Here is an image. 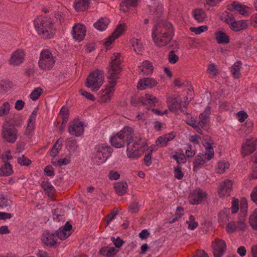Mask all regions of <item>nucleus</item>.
Listing matches in <instances>:
<instances>
[{
	"mask_svg": "<svg viewBox=\"0 0 257 257\" xmlns=\"http://www.w3.org/2000/svg\"><path fill=\"white\" fill-rule=\"evenodd\" d=\"M12 201L3 194L0 195V208H6L9 210L11 208Z\"/></svg>",
	"mask_w": 257,
	"mask_h": 257,
	"instance_id": "38",
	"label": "nucleus"
},
{
	"mask_svg": "<svg viewBox=\"0 0 257 257\" xmlns=\"http://www.w3.org/2000/svg\"><path fill=\"white\" fill-rule=\"evenodd\" d=\"M158 84L157 81L153 78H145L139 80L137 88L138 89L143 90L145 87L152 88L155 87Z\"/></svg>",
	"mask_w": 257,
	"mask_h": 257,
	"instance_id": "22",
	"label": "nucleus"
},
{
	"mask_svg": "<svg viewBox=\"0 0 257 257\" xmlns=\"http://www.w3.org/2000/svg\"><path fill=\"white\" fill-rule=\"evenodd\" d=\"M238 200L233 198L231 202V210L232 213H235L238 210Z\"/></svg>",
	"mask_w": 257,
	"mask_h": 257,
	"instance_id": "57",
	"label": "nucleus"
},
{
	"mask_svg": "<svg viewBox=\"0 0 257 257\" xmlns=\"http://www.w3.org/2000/svg\"><path fill=\"white\" fill-rule=\"evenodd\" d=\"M25 56V53L23 50H17L12 54L9 60L10 64L15 66L20 65L23 62Z\"/></svg>",
	"mask_w": 257,
	"mask_h": 257,
	"instance_id": "19",
	"label": "nucleus"
},
{
	"mask_svg": "<svg viewBox=\"0 0 257 257\" xmlns=\"http://www.w3.org/2000/svg\"><path fill=\"white\" fill-rule=\"evenodd\" d=\"M152 38L155 44L159 47L166 46L172 40L173 36H171V34L169 36L163 35L161 34H155V32L152 33Z\"/></svg>",
	"mask_w": 257,
	"mask_h": 257,
	"instance_id": "18",
	"label": "nucleus"
},
{
	"mask_svg": "<svg viewBox=\"0 0 257 257\" xmlns=\"http://www.w3.org/2000/svg\"><path fill=\"white\" fill-rule=\"evenodd\" d=\"M207 30L208 27L207 26H201L197 28L191 27L190 28V31L192 32H194L196 35H199Z\"/></svg>",
	"mask_w": 257,
	"mask_h": 257,
	"instance_id": "55",
	"label": "nucleus"
},
{
	"mask_svg": "<svg viewBox=\"0 0 257 257\" xmlns=\"http://www.w3.org/2000/svg\"><path fill=\"white\" fill-rule=\"evenodd\" d=\"M194 19L199 22H202L205 18V13L201 9H197L193 12Z\"/></svg>",
	"mask_w": 257,
	"mask_h": 257,
	"instance_id": "40",
	"label": "nucleus"
},
{
	"mask_svg": "<svg viewBox=\"0 0 257 257\" xmlns=\"http://www.w3.org/2000/svg\"><path fill=\"white\" fill-rule=\"evenodd\" d=\"M71 161L70 156H68L65 158L56 159L52 158L51 160V163L56 167H59L65 166L69 164Z\"/></svg>",
	"mask_w": 257,
	"mask_h": 257,
	"instance_id": "33",
	"label": "nucleus"
},
{
	"mask_svg": "<svg viewBox=\"0 0 257 257\" xmlns=\"http://www.w3.org/2000/svg\"><path fill=\"white\" fill-rule=\"evenodd\" d=\"M247 227L243 219L235 221H230L226 226V230L228 233H232L237 231H245Z\"/></svg>",
	"mask_w": 257,
	"mask_h": 257,
	"instance_id": "17",
	"label": "nucleus"
},
{
	"mask_svg": "<svg viewBox=\"0 0 257 257\" xmlns=\"http://www.w3.org/2000/svg\"><path fill=\"white\" fill-rule=\"evenodd\" d=\"M152 33L155 32V34H161L168 35L171 34V36H174V31L172 24L169 22H164L157 23L154 26Z\"/></svg>",
	"mask_w": 257,
	"mask_h": 257,
	"instance_id": "11",
	"label": "nucleus"
},
{
	"mask_svg": "<svg viewBox=\"0 0 257 257\" xmlns=\"http://www.w3.org/2000/svg\"><path fill=\"white\" fill-rule=\"evenodd\" d=\"M232 182L228 179L220 183L216 189L218 196L220 198H225L230 196L232 189Z\"/></svg>",
	"mask_w": 257,
	"mask_h": 257,
	"instance_id": "12",
	"label": "nucleus"
},
{
	"mask_svg": "<svg viewBox=\"0 0 257 257\" xmlns=\"http://www.w3.org/2000/svg\"><path fill=\"white\" fill-rule=\"evenodd\" d=\"M226 15L224 17V22L227 24L231 25L234 21L235 18L233 14L230 13L226 12Z\"/></svg>",
	"mask_w": 257,
	"mask_h": 257,
	"instance_id": "58",
	"label": "nucleus"
},
{
	"mask_svg": "<svg viewBox=\"0 0 257 257\" xmlns=\"http://www.w3.org/2000/svg\"><path fill=\"white\" fill-rule=\"evenodd\" d=\"M13 173V169L9 163H5L0 169V175L9 176Z\"/></svg>",
	"mask_w": 257,
	"mask_h": 257,
	"instance_id": "43",
	"label": "nucleus"
},
{
	"mask_svg": "<svg viewBox=\"0 0 257 257\" xmlns=\"http://www.w3.org/2000/svg\"><path fill=\"white\" fill-rule=\"evenodd\" d=\"M58 140L54 145L53 148L50 152V155L52 158H55V157L58 154L61 149V143L59 142Z\"/></svg>",
	"mask_w": 257,
	"mask_h": 257,
	"instance_id": "47",
	"label": "nucleus"
},
{
	"mask_svg": "<svg viewBox=\"0 0 257 257\" xmlns=\"http://www.w3.org/2000/svg\"><path fill=\"white\" fill-rule=\"evenodd\" d=\"M2 136L5 141L13 143L17 139V132L16 130H3Z\"/></svg>",
	"mask_w": 257,
	"mask_h": 257,
	"instance_id": "27",
	"label": "nucleus"
},
{
	"mask_svg": "<svg viewBox=\"0 0 257 257\" xmlns=\"http://www.w3.org/2000/svg\"><path fill=\"white\" fill-rule=\"evenodd\" d=\"M140 101H142L143 105L146 106V108H148V104L151 107L155 106L156 103L158 102L156 96L148 93H146L145 96H140Z\"/></svg>",
	"mask_w": 257,
	"mask_h": 257,
	"instance_id": "23",
	"label": "nucleus"
},
{
	"mask_svg": "<svg viewBox=\"0 0 257 257\" xmlns=\"http://www.w3.org/2000/svg\"><path fill=\"white\" fill-rule=\"evenodd\" d=\"M109 23V21L107 18H100L93 26L97 30L102 31L106 29Z\"/></svg>",
	"mask_w": 257,
	"mask_h": 257,
	"instance_id": "34",
	"label": "nucleus"
},
{
	"mask_svg": "<svg viewBox=\"0 0 257 257\" xmlns=\"http://www.w3.org/2000/svg\"><path fill=\"white\" fill-rule=\"evenodd\" d=\"M103 83L102 72L96 69L90 73L85 82L87 87L91 88L92 91L98 90Z\"/></svg>",
	"mask_w": 257,
	"mask_h": 257,
	"instance_id": "6",
	"label": "nucleus"
},
{
	"mask_svg": "<svg viewBox=\"0 0 257 257\" xmlns=\"http://www.w3.org/2000/svg\"><path fill=\"white\" fill-rule=\"evenodd\" d=\"M132 46L134 51L137 53H139L142 51L143 46L140 42V40L138 39H132L131 40Z\"/></svg>",
	"mask_w": 257,
	"mask_h": 257,
	"instance_id": "48",
	"label": "nucleus"
},
{
	"mask_svg": "<svg viewBox=\"0 0 257 257\" xmlns=\"http://www.w3.org/2000/svg\"><path fill=\"white\" fill-rule=\"evenodd\" d=\"M229 208H225L221 210L218 214V221L220 225L224 226L231 218V214Z\"/></svg>",
	"mask_w": 257,
	"mask_h": 257,
	"instance_id": "24",
	"label": "nucleus"
},
{
	"mask_svg": "<svg viewBox=\"0 0 257 257\" xmlns=\"http://www.w3.org/2000/svg\"><path fill=\"white\" fill-rule=\"evenodd\" d=\"M211 247L214 257H222L226 250L225 241L218 238L212 242Z\"/></svg>",
	"mask_w": 257,
	"mask_h": 257,
	"instance_id": "14",
	"label": "nucleus"
},
{
	"mask_svg": "<svg viewBox=\"0 0 257 257\" xmlns=\"http://www.w3.org/2000/svg\"><path fill=\"white\" fill-rule=\"evenodd\" d=\"M43 92V89L40 87L36 88L30 94V98L33 100H37Z\"/></svg>",
	"mask_w": 257,
	"mask_h": 257,
	"instance_id": "52",
	"label": "nucleus"
},
{
	"mask_svg": "<svg viewBox=\"0 0 257 257\" xmlns=\"http://www.w3.org/2000/svg\"><path fill=\"white\" fill-rule=\"evenodd\" d=\"M85 33V27L83 25L76 24L73 27L72 35L73 38L78 42L81 41L84 39Z\"/></svg>",
	"mask_w": 257,
	"mask_h": 257,
	"instance_id": "20",
	"label": "nucleus"
},
{
	"mask_svg": "<svg viewBox=\"0 0 257 257\" xmlns=\"http://www.w3.org/2000/svg\"><path fill=\"white\" fill-rule=\"evenodd\" d=\"M114 188L117 194L121 196L126 192L127 185L126 182H118L115 184Z\"/></svg>",
	"mask_w": 257,
	"mask_h": 257,
	"instance_id": "36",
	"label": "nucleus"
},
{
	"mask_svg": "<svg viewBox=\"0 0 257 257\" xmlns=\"http://www.w3.org/2000/svg\"><path fill=\"white\" fill-rule=\"evenodd\" d=\"M229 167V164L226 161H221L217 163L215 169L217 173L222 174Z\"/></svg>",
	"mask_w": 257,
	"mask_h": 257,
	"instance_id": "39",
	"label": "nucleus"
},
{
	"mask_svg": "<svg viewBox=\"0 0 257 257\" xmlns=\"http://www.w3.org/2000/svg\"><path fill=\"white\" fill-rule=\"evenodd\" d=\"M182 99L180 96L168 98L167 103L170 111H173L180 108Z\"/></svg>",
	"mask_w": 257,
	"mask_h": 257,
	"instance_id": "26",
	"label": "nucleus"
},
{
	"mask_svg": "<svg viewBox=\"0 0 257 257\" xmlns=\"http://www.w3.org/2000/svg\"><path fill=\"white\" fill-rule=\"evenodd\" d=\"M22 120L19 117L9 118H6L5 123L4 124L3 128H5L4 126L6 127L8 126L10 127H21Z\"/></svg>",
	"mask_w": 257,
	"mask_h": 257,
	"instance_id": "28",
	"label": "nucleus"
},
{
	"mask_svg": "<svg viewBox=\"0 0 257 257\" xmlns=\"http://www.w3.org/2000/svg\"><path fill=\"white\" fill-rule=\"evenodd\" d=\"M163 12V8L161 6H157L155 10L153 12V14L155 16L154 19L156 18H159L162 15Z\"/></svg>",
	"mask_w": 257,
	"mask_h": 257,
	"instance_id": "61",
	"label": "nucleus"
},
{
	"mask_svg": "<svg viewBox=\"0 0 257 257\" xmlns=\"http://www.w3.org/2000/svg\"><path fill=\"white\" fill-rule=\"evenodd\" d=\"M35 28L39 35L44 38L49 39L51 37L50 32L53 26L50 19L43 16L37 17L34 21Z\"/></svg>",
	"mask_w": 257,
	"mask_h": 257,
	"instance_id": "3",
	"label": "nucleus"
},
{
	"mask_svg": "<svg viewBox=\"0 0 257 257\" xmlns=\"http://www.w3.org/2000/svg\"><path fill=\"white\" fill-rule=\"evenodd\" d=\"M241 65V61H238L231 67V72L235 78H238L240 77Z\"/></svg>",
	"mask_w": 257,
	"mask_h": 257,
	"instance_id": "41",
	"label": "nucleus"
},
{
	"mask_svg": "<svg viewBox=\"0 0 257 257\" xmlns=\"http://www.w3.org/2000/svg\"><path fill=\"white\" fill-rule=\"evenodd\" d=\"M213 140L208 136L203 137V145L206 151L199 153L194 162V169L197 170L204 164L207 163L214 157V150L212 147Z\"/></svg>",
	"mask_w": 257,
	"mask_h": 257,
	"instance_id": "2",
	"label": "nucleus"
},
{
	"mask_svg": "<svg viewBox=\"0 0 257 257\" xmlns=\"http://www.w3.org/2000/svg\"><path fill=\"white\" fill-rule=\"evenodd\" d=\"M240 213L244 217L246 215L248 210V202L246 198H242L240 202Z\"/></svg>",
	"mask_w": 257,
	"mask_h": 257,
	"instance_id": "42",
	"label": "nucleus"
},
{
	"mask_svg": "<svg viewBox=\"0 0 257 257\" xmlns=\"http://www.w3.org/2000/svg\"><path fill=\"white\" fill-rule=\"evenodd\" d=\"M57 237L55 231L45 230L41 236L42 243L48 247H52L57 243Z\"/></svg>",
	"mask_w": 257,
	"mask_h": 257,
	"instance_id": "16",
	"label": "nucleus"
},
{
	"mask_svg": "<svg viewBox=\"0 0 257 257\" xmlns=\"http://www.w3.org/2000/svg\"><path fill=\"white\" fill-rule=\"evenodd\" d=\"M90 4L89 0H78L74 3L73 7L77 12L85 11Z\"/></svg>",
	"mask_w": 257,
	"mask_h": 257,
	"instance_id": "30",
	"label": "nucleus"
},
{
	"mask_svg": "<svg viewBox=\"0 0 257 257\" xmlns=\"http://www.w3.org/2000/svg\"><path fill=\"white\" fill-rule=\"evenodd\" d=\"M41 186L49 195H51L54 192V187L49 182H43Z\"/></svg>",
	"mask_w": 257,
	"mask_h": 257,
	"instance_id": "50",
	"label": "nucleus"
},
{
	"mask_svg": "<svg viewBox=\"0 0 257 257\" xmlns=\"http://www.w3.org/2000/svg\"><path fill=\"white\" fill-rule=\"evenodd\" d=\"M147 141L145 139H136L127 141L126 151L127 157L132 160H138L146 151Z\"/></svg>",
	"mask_w": 257,
	"mask_h": 257,
	"instance_id": "1",
	"label": "nucleus"
},
{
	"mask_svg": "<svg viewBox=\"0 0 257 257\" xmlns=\"http://www.w3.org/2000/svg\"><path fill=\"white\" fill-rule=\"evenodd\" d=\"M72 227V225L67 222L63 227L59 228L57 231H55L57 238L64 240L68 237L71 234Z\"/></svg>",
	"mask_w": 257,
	"mask_h": 257,
	"instance_id": "21",
	"label": "nucleus"
},
{
	"mask_svg": "<svg viewBox=\"0 0 257 257\" xmlns=\"http://www.w3.org/2000/svg\"><path fill=\"white\" fill-rule=\"evenodd\" d=\"M207 196V194L205 191L200 188H196L190 192L188 197V200L191 204H198L205 199Z\"/></svg>",
	"mask_w": 257,
	"mask_h": 257,
	"instance_id": "13",
	"label": "nucleus"
},
{
	"mask_svg": "<svg viewBox=\"0 0 257 257\" xmlns=\"http://www.w3.org/2000/svg\"><path fill=\"white\" fill-rule=\"evenodd\" d=\"M132 130H121L117 134L110 138L111 145L115 148H121L124 147V139L126 141L133 139Z\"/></svg>",
	"mask_w": 257,
	"mask_h": 257,
	"instance_id": "5",
	"label": "nucleus"
},
{
	"mask_svg": "<svg viewBox=\"0 0 257 257\" xmlns=\"http://www.w3.org/2000/svg\"><path fill=\"white\" fill-rule=\"evenodd\" d=\"M138 0H123L120 4V7H125L127 10L131 7H136L138 5Z\"/></svg>",
	"mask_w": 257,
	"mask_h": 257,
	"instance_id": "49",
	"label": "nucleus"
},
{
	"mask_svg": "<svg viewBox=\"0 0 257 257\" xmlns=\"http://www.w3.org/2000/svg\"><path fill=\"white\" fill-rule=\"evenodd\" d=\"M249 221L250 226L255 230H257V208L254 209L252 213L250 215Z\"/></svg>",
	"mask_w": 257,
	"mask_h": 257,
	"instance_id": "45",
	"label": "nucleus"
},
{
	"mask_svg": "<svg viewBox=\"0 0 257 257\" xmlns=\"http://www.w3.org/2000/svg\"><path fill=\"white\" fill-rule=\"evenodd\" d=\"M18 162L22 166H28L31 163V161L28 158L24 156L18 159Z\"/></svg>",
	"mask_w": 257,
	"mask_h": 257,
	"instance_id": "62",
	"label": "nucleus"
},
{
	"mask_svg": "<svg viewBox=\"0 0 257 257\" xmlns=\"http://www.w3.org/2000/svg\"><path fill=\"white\" fill-rule=\"evenodd\" d=\"M10 105L9 102H5L3 103L2 108H0V116H2L8 114L10 112Z\"/></svg>",
	"mask_w": 257,
	"mask_h": 257,
	"instance_id": "54",
	"label": "nucleus"
},
{
	"mask_svg": "<svg viewBox=\"0 0 257 257\" xmlns=\"http://www.w3.org/2000/svg\"><path fill=\"white\" fill-rule=\"evenodd\" d=\"M13 83L9 80L2 81L0 83V93L6 92L8 89L12 87Z\"/></svg>",
	"mask_w": 257,
	"mask_h": 257,
	"instance_id": "51",
	"label": "nucleus"
},
{
	"mask_svg": "<svg viewBox=\"0 0 257 257\" xmlns=\"http://www.w3.org/2000/svg\"><path fill=\"white\" fill-rule=\"evenodd\" d=\"M86 123L79 117H76L69 123L68 128H83L87 127Z\"/></svg>",
	"mask_w": 257,
	"mask_h": 257,
	"instance_id": "31",
	"label": "nucleus"
},
{
	"mask_svg": "<svg viewBox=\"0 0 257 257\" xmlns=\"http://www.w3.org/2000/svg\"><path fill=\"white\" fill-rule=\"evenodd\" d=\"M125 28L126 24L125 23L118 24L112 33L115 35V38H118L122 35L125 32Z\"/></svg>",
	"mask_w": 257,
	"mask_h": 257,
	"instance_id": "44",
	"label": "nucleus"
},
{
	"mask_svg": "<svg viewBox=\"0 0 257 257\" xmlns=\"http://www.w3.org/2000/svg\"><path fill=\"white\" fill-rule=\"evenodd\" d=\"M138 68L140 70V75H149L152 74L154 71L152 63L148 60L143 61L142 65L139 66Z\"/></svg>",
	"mask_w": 257,
	"mask_h": 257,
	"instance_id": "25",
	"label": "nucleus"
},
{
	"mask_svg": "<svg viewBox=\"0 0 257 257\" xmlns=\"http://www.w3.org/2000/svg\"><path fill=\"white\" fill-rule=\"evenodd\" d=\"M109 86H107L104 90H101L102 95L100 98L99 101L102 103L109 101L111 97L112 96L114 91V87L116 84L117 79H108Z\"/></svg>",
	"mask_w": 257,
	"mask_h": 257,
	"instance_id": "15",
	"label": "nucleus"
},
{
	"mask_svg": "<svg viewBox=\"0 0 257 257\" xmlns=\"http://www.w3.org/2000/svg\"><path fill=\"white\" fill-rule=\"evenodd\" d=\"M186 223L188 224V228L191 230H194L198 226V223L195 221L194 217L192 215L189 216Z\"/></svg>",
	"mask_w": 257,
	"mask_h": 257,
	"instance_id": "53",
	"label": "nucleus"
},
{
	"mask_svg": "<svg viewBox=\"0 0 257 257\" xmlns=\"http://www.w3.org/2000/svg\"><path fill=\"white\" fill-rule=\"evenodd\" d=\"M173 158L178 164L184 163L186 161V158L183 154L173 155Z\"/></svg>",
	"mask_w": 257,
	"mask_h": 257,
	"instance_id": "63",
	"label": "nucleus"
},
{
	"mask_svg": "<svg viewBox=\"0 0 257 257\" xmlns=\"http://www.w3.org/2000/svg\"><path fill=\"white\" fill-rule=\"evenodd\" d=\"M230 28L234 31H239L242 30H244L247 27L246 22L244 21H235L229 25Z\"/></svg>",
	"mask_w": 257,
	"mask_h": 257,
	"instance_id": "32",
	"label": "nucleus"
},
{
	"mask_svg": "<svg viewBox=\"0 0 257 257\" xmlns=\"http://www.w3.org/2000/svg\"><path fill=\"white\" fill-rule=\"evenodd\" d=\"M250 197L251 201L257 204V185L252 189L250 194Z\"/></svg>",
	"mask_w": 257,
	"mask_h": 257,
	"instance_id": "64",
	"label": "nucleus"
},
{
	"mask_svg": "<svg viewBox=\"0 0 257 257\" xmlns=\"http://www.w3.org/2000/svg\"><path fill=\"white\" fill-rule=\"evenodd\" d=\"M112 152V149L107 144L98 145L95 148L93 160L98 164L103 163L111 156Z\"/></svg>",
	"mask_w": 257,
	"mask_h": 257,
	"instance_id": "8",
	"label": "nucleus"
},
{
	"mask_svg": "<svg viewBox=\"0 0 257 257\" xmlns=\"http://www.w3.org/2000/svg\"><path fill=\"white\" fill-rule=\"evenodd\" d=\"M55 61L51 52L47 49L42 50L39 57V66L42 69L49 70L51 69Z\"/></svg>",
	"mask_w": 257,
	"mask_h": 257,
	"instance_id": "9",
	"label": "nucleus"
},
{
	"mask_svg": "<svg viewBox=\"0 0 257 257\" xmlns=\"http://www.w3.org/2000/svg\"><path fill=\"white\" fill-rule=\"evenodd\" d=\"M245 7L238 4L236 2H233L230 5H228L227 9L230 11H236L240 14L244 15L246 14Z\"/></svg>",
	"mask_w": 257,
	"mask_h": 257,
	"instance_id": "29",
	"label": "nucleus"
},
{
	"mask_svg": "<svg viewBox=\"0 0 257 257\" xmlns=\"http://www.w3.org/2000/svg\"><path fill=\"white\" fill-rule=\"evenodd\" d=\"M257 139L249 137L245 139L242 143L241 153L243 156H248L253 153L256 149Z\"/></svg>",
	"mask_w": 257,
	"mask_h": 257,
	"instance_id": "10",
	"label": "nucleus"
},
{
	"mask_svg": "<svg viewBox=\"0 0 257 257\" xmlns=\"http://www.w3.org/2000/svg\"><path fill=\"white\" fill-rule=\"evenodd\" d=\"M117 250L113 247H103L100 249V253L106 257H110L114 255Z\"/></svg>",
	"mask_w": 257,
	"mask_h": 257,
	"instance_id": "37",
	"label": "nucleus"
},
{
	"mask_svg": "<svg viewBox=\"0 0 257 257\" xmlns=\"http://www.w3.org/2000/svg\"><path fill=\"white\" fill-rule=\"evenodd\" d=\"M113 55L111 57V61L107 68V78L108 79H117L122 69L120 66V53H114Z\"/></svg>",
	"mask_w": 257,
	"mask_h": 257,
	"instance_id": "7",
	"label": "nucleus"
},
{
	"mask_svg": "<svg viewBox=\"0 0 257 257\" xmlns=\"http://www.w3.org/2000/svg\"><path fill=\"white\" fill-rule=\"evenodd\" d=\"M210 114V107L207 106L204 111L200 113L199 117H191V119H188L187 124L193 128H199L209 126V115Z\"/></svg>",
	"mask_w": 257,
	"mask_h": 257,
	"instance_id": "4",
	"label": "nucleus"
},
{
	"mask_svg": "<svg viewBox=\"0 0 257 257\" xmlns=\"http://www.w3.org/2000/svg\"><path fill=\"white\" fill-rule=\"evenodd\" d=\"M179 60L178 56L175 54V51H171L168 54V61L171 64L176 63Z\"/></svg>",
	"mask_w": 257,
	"mask_h": 257,
	"instance_id": "56",
	"label": "nucleus"
},
{
	"mask_svg": "<svg viewBox=\"0 0 257 257\" xmlns=\"http://www.w3.org/2000/svg\"><path fill=\"white\" fill-rule=\"evenodd\" d=\"M215 39L218 44H227L229 42V38L227 34L221 31L215 33Z\"/></svg>",
	"mask_w": 257,
	"mask_h": 257,
	"instance_id": "35",
	"label": "nucleus"
},
{
	"mask_svg": "<svg viewBox=\"0 0 257 257\" xmlns=\"http://www.w3.org/2000/svg\"><path fill=\"white\" fill-rule=\"evenodd\" d=\"M37 112V108H35L29 117L28 121L27 128H31L34 127Z\"/></svg>",
	"mask_w": 257,
	"mask_h": 257,
	"instance_id": "46",
	"label": "nucleus"
},
{
	"mask_svg": "<svg viewBox=\"0 0 257 257\" xmlns=\"http://www.w3.org/2000/svg\"><path fill=\"white\" fill-rule=\"evenodd\" d=\"M145 153L144 163L147 166H150L152 163V155L151 154V153H147L146 151Z\"/></svg>",
	"mask_w": 257,
	"mask_h": 257,
	"instance_id": "60",
	"label": "nucleus"
},
{
	"mask_svg": "<svg viewBox=\"0 0 257 257\" xmlns=\"http://www.w3.org/2000/svg\"><path fill=\"white\" fill-rule=\"evenodd\" d=\"M168 142H169L166 137L164 136L159 137L157 140H156L157 145H160L161 147H164L166 146Z\"/></svg>",
	"mask_w": 257,
	"mask_h": 257,
	"instance_id": "59",
	"label": "nucleus"
}]
</instances>
